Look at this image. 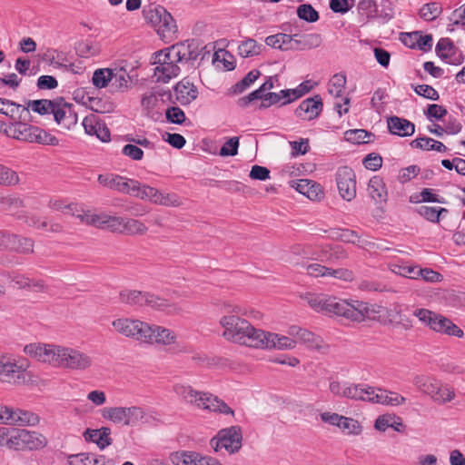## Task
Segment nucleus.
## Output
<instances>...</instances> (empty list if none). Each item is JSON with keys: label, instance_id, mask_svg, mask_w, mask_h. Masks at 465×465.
<instances>
[{"label": "nucleus", "instance_id": "nucleus-28", "mask_svg": "<svg viewBox=\"0 0 465 465\" xmlns=\"http://www.w3.org/2000/svg\"><path fill=\"white\" fill-rule=\"evenodd\" d=\"M113 76L112 77V87L116 92L124 93L130 88L132 78L129 75V73L124 67H115L112 68Z\"/></svg>", "mask_w": 465, "mask_h": 465}, {"label": "nucleus", "instance_id": "nucleus-5", "mask_svg": "<svg viewBox=\"0 0 465 465\" xmlns=\"http://www.w3.org/2000/svg\"><path fill=\"white\" fill-rule=\"evenodd\" d=\"M7 137L25 143L57 145L58 139L44 129L30 124L16 120L9 123L5 128Z\"/></svg>", "mask_w": 465, "mask_h": 465}, {"label": "nucleus", "instance_id": "nucleus-42", "mask_svg": "<svg viewBox=\"0 0 465 465\" xmlns=\"http://www.w3.org/2000/svg\"><path fill=\"white\" fill-rule=\"evenodd\" d=\"M397 4L398 0H380V23H387L400 13Z\"/></svg>", "mask_w": 465, "mask_h": 465}, {"label": "nucleus", "instance_id": "nucleus-21", "mask_svg": "<svg viewBox=\"0 0 465 465\" xmlns=\"http://www.w3.org/2000/svg\"><path fill=\"white\" fill-rule=\"evenodd\" d=\"M175 100L182 105H187L194 101L198 96L197 87L187 78H183L173 87Z\"/></svg>", "mask_w": 465, "mask_h": 465}, {"label": "nucleus", "instance_id": "nucleus-48", "mask_svg": "<svg viewBox=\"0 0 465 465\" xmlns=\"http://www.w3.org/2000/svg\"><path fill=\"white\" fill-rule=\"evenodd\" d=\"M262 45H258L254 39H246L238 46V54L242 57H251L258 55L261 53Z\"/></svg>", "mask_w": 465, "mask_h": 465}, {"label": "nucleus", "instance_id": "nucleus-51", "mask_svg": "<svg viewBox=\"0 0 465 465\" xmlns=\"http://www.w3.org/2000/svg\"><path fill=\"white\" fill-rule=\"evenodd\" d=\"M346 84V76L342 74H334L329 82V93L335 97L341 96Z\"/></svg>", "mask_w": 465, "mask_h": 465}, {"label": "nucleus", "instance_id": "nucleus-13", "mask_svg": "<svg viewBox=\"0 0 465 465\" xmlns=\"http://www.w3.org/2000/svg\"><path fill=\"white\" fill-rule=\"evenodd\" d=\"M80 220L87 224L94 225L98 229L109 230L112 232H120L122 223L121 216H113L107 213L78 215Z\"/></svg>", "mask_w": 465, "mask_h": 465}, {"label": "nucleus", "instance_id": "nucleus-25", "mask_svg": "<svg viewBox=\"0 0 465 465\" xmlns=\"http://www.w3.org/2000/svg\"><path fill=\"white\" fill-rule=\"evenodd\" d=\"M110 434L111 429L108 427H102L98 430L87 429L84 432V438L86 441L96 443L101 450H104L113 442Z\"/></svg>", "mask_w": 465, "mask_h": 465}, {"label": "nucleus", "instance_id": "nucleus-57", "mask_svg": "<svg viewBox=\"0 0 465 465\" xmlns=\"http://www.w3.org/2000/svg\"><path fill=\"white\" fill-rule=\"evenodd\" d=\"M35 242L31 238L18 235L15 252L19 254H32L35 252Z\"/></svg>", "mask_w": 465, "mask_h": 465}, {"label": "nucleus", "instance_id": "nucleus-12", "mask_svg": "<svg viewBox=\"0 0 465 465\" xmlns=\"http://www.w3.org/2000/svg\"><path fill=\"white\" fill-rule=\"evenodd\" d=\"M336 183L342 199L351 201L356 196V177L348 166L340 167L336 173Z\"/></svg>", "mask_w": 465, "mask_h": 465}, {"label": "nucleus", "instance_id": "nucleus-19", "mask_svg": "<svg viewBox=\"0 0 465 465\" xmlns=\"http://www.w3.org/2000/svg\"><path fill=\"white\" fill-rule=\"evenodd\" d=\"M152 341L149 345H156L163 348H175L177 344V334L172 329L162 325L153 324Z\"/></svg>", "mask_w": 465, "mask_h": 465}, {"label": "nucleus", "instance_id": "nucleus-6", "mask_svg": "<svg viewBox=\"0 0 465 465\" xmlns=\"http://www.w3.org/2000/svg\"><path fill=\"white\" fill-rule=\"evenodd\" d=\"M416 389L439 404L450 402L455 398L454 389L434 376L419 374L412 381Z\"/></svg>", "mask_w": 465, "mask_h": 465}, {"label": "nucleus", "instance_id": "nucleus-3", "mask_svg": "<svg viewBox=\"0 0 465 465\" xmlns=\"http://www.w3.org/2000/svg\"><path fill=\"white\" fill-rule=\"evenodd\" d=\"M219 323L223 328V337L229 341L252 348L262 344L260 343V336L263 335V331L254 328L247 320L240 316L223 315Z\"/></svg>", "mask_w": 465, "mask_h": 465}, {"label": "nucleus", "instance_id": "nucleus-7", "mask_svg": "<svg viewBox=\"0 0 465 465\" xmlns=\"http://www.w3.org/2000/svg\"><path fill=\"white\" fill-rule=\"evenodd\" d=\"M413 315L435 332L457 338L464 336L463 331L443 315L427 309H417L413 312Z\"/></svg>", "mask_w": 465, "mask_h": 465}, {"label": "nucleus", "instance_id": "nucleus-44", "mask_svg": "<svg viewBox=\"0 0 465 465\" xmlns=\"http://www.w3.org/2000/svg\"><path fill=\"white\" fill-rule=\"evenodd\" d=\"M416 212L427 221L438 223L440 222V215L442 213H447L448 210L443 207H431L422 205L417 208Z\"/></svg>", "mask_w": 465, "mask_h": 465}, {"label": "nucleus", "instance_id": "nucleus-1", "mask_svg": "<svg viewBox=\"0 0 465 465\" xmlns=\"http://www.w3.org/2000/svg\"><path fill=\"white\" fill-rule=\"evenodd\" d=\"M25 352L37 361L56 368L84 371L93 364V357L72 347L56 344L31 343L25 347Z\"/></svg>", "mask_w": 465, "mask_h": 465}, {"label": "nucleus", "instance_id": "nucleus-29", "mask_svg": "<svg viewBox=\"0 0 465 465\" xmlns=\"http://www.w3.org/2000/svg\"><path fill=\"white\" fill-rule=\"evenodd\" d=\"M134 182L136 184L135 186H134V189L130 190L129 195H133L141 200L150 201L151 203L155 204L160 191L147 184H142L140 182L136 180H134Z\"/></svg>", "mask_w": 465, "mask_h": 465}, {"label": "nucleus", "instance_id": "nucleus-14", "mask_svg": "<svg viewBox=\"0 0 465 465\" xmlns=\"http://www.w3.org/2000/svg\"><path fill=\"white\" fill-rule=\"evenodd\" d=\"M343 397L356 401L378 402V393H376V389L364 383H345Z\"/></svg>", "mask_w": 465, "mask_h": 465}, {"label": "nucleus", "instance_id": "nucleus-37", "mask_svg": "<svg viewBox=\"0 0 465 465\" xmlns=\"http://www.w3.org/2000/svg\"><path fill=\"white\" fill-rule=\"evenodd\" d=\"M25 450H40L47 444L46 438L36 431L23 429Z\"/></svg>", "mask_w": 465, "mask_h": 465}, {"label": "nucleus", "instance_id": "nucleus-39", "mask_svg": "<svg viewBox=\"0 0 465 465\" xmlns=\"http://www.w3.org/2000/svg\"><path fill=\"white\" fill-rule=\"evenodd\" d=\"M344 139L355 144L368 143L374 141L375 134L363 129H351L344 133Z\"/></svg>", "mask_w": 465, "mask_h": 465}, {"label": "nucleus", "instance_id": "nucleus-40", "mask_svg": "<svg viewBox=\"0 0 465 465\" xmlns=\"http://www.w3.org/2000/svg\"><path fill=\"white\" fill-rule=\"evenodd\" d=\"M388 428H391L398 432H403L406 427L402 422V419L393 413L380 415V431H384Z\"/></svg>", "mask_w": 465, "mask_h": 465}, {"label": "nucleus", "instance_id": "nucleus-18", "mask_svg": "<svg viewBox=\"0 0 465 465\" xmlns=\"http://www.w3.org/2000/svg\"><path fill=\"white\" fill-rule=\"evenodd\" d=\"M5 424L19 425V426H34L39 422L38 415L20 409H13L5 406Z\"/></svg>", "mask_w": 465, "mask_h": 465}, {"label": "nucleus", "instance_id": "nucleus-47", "mask_svg": "<svg viewBox=\"0 0 465 465\" xmlns=\"http://www.w3.org/2000/svg\"><path fill=\"white\" fill-rule=\"evenodd\" d=\"M112 77H114L112 68H100L94 72L92 82L96 88L102 89L109 84Z\"/></svg>", "mask_w": 465, "mask_h": 465}, {"label": "nucleus", "instance_id": "nucleus-2", "mask_svg": "<svg viewBox=\"0 0 465 465\" xmlns=\"http://www.w3.org/2000/svg\"><path fill=\"white\" fill-rule=\"evenodd\" d=\"M317 312L326 315L342 316L352 322H362L366 319H374L375 310L367 302L353 301L348 302L336 297L323 295Z\"/></svg>", "mask_w": 465, "mask_h": 465}, {"label": "nucleus", "instance_id": "nucleus-15", "mask_svg": "<svg viewBox=\"0 0 465 465\" xmlns=\"http://www.w3.org/2000/svg\"><path fill=\"white\" fill-rule=\"evenodd\" d=\"M262 345H257V349H277V350H292L294 349L297 341L294 339L280 335L277 333L263 331V335L260 336Z\"/></svg>", "mask_w": 465, "mask_h": 465}, {"label": "nucleus", "instance_id": "nucleus-4", "mask_svg": "<svg viewBox=\"0 0 465 465\" xmlns=\"http://www.w3.org/2000/svg\"><path fill=\"white\" fill-rule=\"evenodd\" d=\"M173 391L183 402L196 409L233 415V411L223 401L210 392L197 391L183 382L173 384Z\"/></svg>", "mask_w": 465, "mask_h": 465}, {"label": "nucleus", "instance_id": "nucleus-26", "mask_svg": "<svg viewBox=\"0 0 465 465\" xmlns=\"http://www.w3.org/2000/svg\"><path fill=\"white\" fill-rule=\"evenodd\" d=\"M293 183L295 185H292V187L310 200H320L323 196V191L322 190L321 185L313 181L301 179Z\"/></svg>", "mask_w": 465, "mask_h": 465}, {"label": "nucleus", "instance_id": "nucleus-32", "mask_svg": "<svg viewBox=\"0 0 465 465\" xmlns=\"http://www.w3.org/2000/svg\"><path fill=\"white\" fill-rule=\"evenodd\" d=\"M295 50H310L316 48L322 44V36L319 34L294 35Z\"/></svg>", "mask_w": 465, "mask_h": 465}, {"label": "nucleus", "instance_id": "nucleus-54", "mask_svg": "<svg viewBox=\"0 0 465 465\" xmlns=\"http://www.w3.org/2000/svg\"><path fill=\"white\" fill-rule=\"evenodd\" d=\"M69 465H96L98 460L94 454L79 453L68 457Z\"/></svg>", "mask_w": 465, "mask_h": 465}, {"label": "nucleus", "instance_id": "nucleus-16", "mask_svg": "<svg viewBox=\"0 0 465 465\" xmlns=\"http://www.w3.org/2000/svg\"><path fill=\"white\" fill-rule=\"evenodd\" d=\"M322 101L319 94L303 100L295 109V115L305 121H312L319 116L322 110Z\"/></svg>", "mask_w": 465, "mask_h": 465}, {"label": "nucleus", "instance_id": "nucleus-52", "mask_svg": "<svg viewBox=\"0 0 465 465\" xmlns=\"http://www.w3.org/2000/svg\"><path fill=\"white\" fill-rule=\"evenodd\" d=\"M103 417L114 423H124L125 425V407H110L103 411Z\"/></svg>", "mask_w": 465, "mask_h": 465}, {"label": "nucleus", "instance_id": "nucleus-61", "mask_svg": "<svg viewBox=\"0 0 465 465\" xmlns=\"http://www.w3.org/2000/svg\"><path fill=\"white\" fill-rule=\"evenodd\" d=\"M239 137H231L220 149L219 154L223 157L234 156L238 153Z\"/></svg>", "mask_w": 465, "mask_h": 465}, {"label": "nucleus", "instance_id": "nucleus-31", "mask_svg": "<svg viewBox=\"0 0 465 465\" xmlns=\"http://www.w3.org/2000/svg\"><path fill=\"white\" fill-rule=\"evenodd\" d=\"M273 88L272 79L270 77L258 89L252 91L248 95L241 97L237 101L240 107H247L252 101L265 98L266 92Z\"/></svg>", "mask_w": 465, "mask_h": 465}, {"label": "nucleus", "instance_id": "nucleus-63", "mask_svg": "<svg viewBox=\"0 0 465 465\" xmlns=\"http://www.w3.org/2000/svg\"><path fill=\"white\" fill-rule=\"evenodd\" d=\"M443 128L446 134L453 135L459 134L461 131L462 125L457 117L449 115L446 119L443 120Z\"/></svg>", "mask_w": 465, "mask_h": 465}, {"label": "nucleus", "instance_id": "nucleus-49", "mask_svg": "<svg viewBox=\"0 0 465 465\" xmlns=\"http://www.w3.org/2000/svg\"><path fill=\"white\" fill-rule=\"evenodd\" d=\"M442 12V7L440 3L437 2H431L425 4L420 9V15L421 18H423L426 21H433Z\"/></svg>", "mask_w": 465, "mask_h": 465}, {"label": "nucleus", "instance_id": "nucleus-58", "mask_svg": "<svg viewBox=\"0 0 465 465\" xmlns=\"http://www.w3.org/2000/svg\"><path fill=\"white\" fill-rule=\"evenodd\" d=\"M8 449L15 450H25L23 429H11Z\"/></svg>", "mask_w": 465, "mask_h": 465}, {"label": "nucleus", "instance_id": "nucleus-53", "mask_svg": "<svg viewBox=\"0 0 465 465\" xmlns=\"http://www.w3.org/2000/svg\"><path fill=\"white\" fill-rule=\"evenodd\" d=\"M19 183V177L16 172L0 164V185L14 186Z\"/></svg>", "mask_w": 465, "mask_h": 465}, {"label": "nucleus", "instance_id": "nucleus-38", "mask_svg": "<svg viewBox=\"0 0 465 465\" xmlns=\"http://www.w3.org/2000/svg\"><path fill=\"white\" fill-rule=\"evenodd\" d=\"M147 294L148 292L136 290H124L120 292L119 298L122 303L143 306L146 304Z\"/></svg>", "mask_w": 465, "mask_h": 465}, {"label": "nucleus", "instance_id": "nucleus-46", "mask_svg": "<svg viewBox=\"0 0 465 465\" xmlns=\"http://www.w3.org/2000/svg\"><path fill=\"white\" fill-rule=\"evenodd\" d=\"M338 428L347 435L358 436L362 431L361 423L351 417L343 416Z\"/></svg>", "mask_w": 465, "mask_h": 465}, {"label": "nucleus", "instance_id": "nucleus-43", "mask_svg": "<svg viewBox=\"0 0 465 465\" xmlns=\"http://www.w3.org/2000/svg\"><path fill=\"white\" fill-rule=\"evenodd\" d=\"M153 324L138 319V326L135 327V333H134L133 340L149 344L152 341Z\"/></svg>", "mask_w": 465, "mask_h": 465}, {"label": "nucleus", "instance_id": "nucleus-56", "mask_svg": "<svg viewBox=\"0 0 465 465\" xmlns=\"http://www.w3.org/2000/svg\"><path fill=\"white\" fill-rule=\"evenodd\" d=\"M454 50V45L450 38H440L436 45L435 51L437 55L442 60L447 61L449 54Z\"/></svg>", "mask_w": 465, "mask_h": 465}, {"label": "nucleus", "instance_id": "nucleus-62", "mask_svg": "<svg viewBox=\"0 0 465 465\" xmlns=\"http://www.w3.org/2000/svg\"><path fill=\"white\" fill-rule=\"evenodd\" d=\"M165 117L168 122L175 124H182L186 119L184 112L176 106L169 107L165 112Z\"/></svg>", "mask_w": 465, "mask_h": 465}, {"label": "nucleus", "instance_id": "nucleus-10", "mask_svg": "<svg viewBox=\"0 0 465 465\" xmlns=\"http://www.w3.org/2000/svg\"><path fill=\"white\" fill-rule=\"evenodd\" d=\"M27 365H18L10 357L0 356V381L14 385L25 384L27 381Z\"/></svg>", "mask_w": 465, "mask_h": 465}, {"label": "nucleus", "instance_id": "nucleus-64", "mask_svg": "<svg viewBox=\"0 0 465 465\" xmlns=\"http://www.w3.org/2000/svg\"><path fill=\"white\" fill-rule=\"evenodd\" d=\"M122 153L134 161H140L143 157V151L133 143L125 144L122 149Z\"/></svg>", "mask_w": 465, "mask_h": 465}, {"label": "nucleus", "instance_id": "nucleus-27", "mask_svg": "<svg viewBox=\"0 0 465 465\" xmlns=\"http://www.w3.org/2000/svg\"><path fill=\"white\" fill-rule=\"evenodd\" d=\"M115 332L125 338L133 339L135 333V327L138 326V319L122 317L112 322Z\"/></svg>", "mask_w": 465, "mask_h": 465}, {"label": "nucleus", "instance_id": "nucleus-8", "mask_svg": "<svg viewBox=\"0 0 465 465\" xmlns=\"http://www.w3.org/2000/svg\"><path fill=\"white\" fill-rule=\"evenodd\" d=\"M143 15L161 37H168L176 32L175 20L163 6L151 4L143 8Z\"/></svg>", "mask_w": 465, "mask_h": 465}, {"label": "nucleus", "instance_id": "nucleus-33", "mask_svg": "<svg viewBox=\"0 0 465 465\" xmlns=\"http://www.w3.org/2000/svg\"><path fill=\"white\" fill-rule=\"evenodd\" d=\"M180 73V67L173 63L157 64L154 68L153 76L156 82L168 83L172 78L176 77Z\"/></svg>", "mask_w": 465, "mask_h": 465}, {"label": "nucleus", "instance_id": "nucleus-20", "mask_svg": "<svg viewBox=\"0 0 465 465\" xmlns=\"http://www.w3.org/2000/svg\"><path fill=\"white\" fill-rule=\"evenodd\" d=\"M287 332L290 336L296 337L300 342L306 345L309 349L320 351L323 347L322 339L307 329L292 325Z\"/></svg>", "mask_w": 465, "mask_h": 465}, {"label": "nucleus", "instance_id": "nucleus-41", "mask_svg": "<svg viewBox=\"0 0 465 465\" xmlns=\"http://www.w3.org/2000/svg\"><path fill=\"white\" fill-rule=\"evenodd\" d=\"M3 102V110L0 111V114L9 117L14 122L23 119V114L25 113V105L19 104L5 98H4Z\"/></svg>", "mask_w": 465, "mask_h": 465}, {"label": "nucleus", "instance_id": "nucleus-45", "mask_svg": "<svg viewBox=\"0 0 465 465\" xmlns=\"http://www.w3.org/2000/svg\"><path fill=\"white\" fill-rule=\"evenodd\" d=\"M406 398L398 392L380 388V404L386 406H399L405 403Z\"/></svg>", "mask_w": 465, "mask_h": 465}, {"label": "nucleus", "instance_id": "nucleus-22", "mask_svg": "<svg viewBox=\"0 0 465 465\" xmlns=\"http://www.w3.org/2000/svg\"><path fill=\"white\" fill-rule=\"evenodd\" d=\"M172 57L177 58L179 63L195 61L199 56V50L196 44L192 41H185L171 46Z\"/></svg>", "mask_w": 465, "mask_h": 465}, {"label": "nucleus", "instance_id": "nucleus-55", "mask_svg": "<svg viewBox=\"0 0 465 465\" xmlns=\"http://www.w3.org/2000/svg\"><path fill=\"white\" fill-rule=\"evenodd\" d=\"M297 15L300 19L309 23H314L319 19V13L309 4L299 5L297 8Z\"/></svg>", "mask_w": 465, "mask_h": 465}, {"label": "nucleus", "instance_id": "nucleus-50", "mask_svg": "<svg viewBox=\"0 0 465 465\" xmlns=\"http://www.w3.org/2000/svg\"><path fill=\"white\" fill-rule=\"evenodd\" d=\"M261 75L259 70L250 71L241 81L232 87V92L238 94L245 91Z\"/></svg>", "mask_w": 465, "mask_h": 465}, {"label": "nucleus", "instance_id": "nucleus-24", "mask_svg": "<svg viewBox=\"0 0 465 465\" xmlns=\"http://www.w3.org/2000/svg\"><path fill=\"white\" fill-rule=\"evenodd\" d=\"M173 461L176 465H221L215 458L202 456L193 451L177 453Z\"/></svg>", "mask_w": 465, "mask_h": 465}, {"label": "nucleus", "instance_id": "nucleus-59", "mask_svg": "<svg viewBox=\"0 0 465 465\" xmlns=\"http://www.w3.org/2000/svg\"><path fill=\"white\" fill-rule=\"evenodd\" d=\"M420 198L413 200V197H411V202L412 203H445L446 200L443 197H440L436 195L432 189L425 188L420 193Z\"/></svg>", "mask_w": 465, "mask_h": 465}, {"label": "nucleus", "instance_id": "nucleus-35", "mask_svg": "<svg viewBox=\"0 0 465 465\" xmlns=\"http://www.w3.org/2000/svg\"><path fill=\"white\" fill-rule=\"evenodd\" d=\"M145 305H148L153 309L165 312L169 314L178 313L181 311L175 304H173L167 300L160 298L159 296L150 292L147 294Z\"/></svg>", "mask_w": 465, "mask_h": 465}, {"label": "nucleus", "instance_id": "nucleus-36", "mask_svg": "<svg viewBox=\"0 0 465 465\" xmlns=\"http://www.w3.org/2000/svg\"><path fill=\"white\" fill-rule=\"evenodd\" d=\"M322 258L330 263H337L346 260L348 253L341 245H327L322 250Z\"/></svg>", "mask_w": 465, "mask_h": 465}, {"label": "nucleus", "instance_id": "nucleus-23", "mask_svg": "<svg viewBox=\"0 0 465 465\" xmlns=\"http://www.w3.org/2000/svg\"><path fill=\"white\" fill-rule=\"evenodd\" d=\"M387 127L391 134L400 137H409L415 133V124L413 123L396 115L388 117Z\"/></svg>", "mask_w": 465, "mask_h": 465}, {"label": "nucleus", "instance_id": "nucleus-9", "mask_svg": "<svg viewBox=\"0 0 465 465\" xmlns=\"http://www.w3.org/2000/svg\"><path fill=\"white\" fill-rule=\"evenodd\" d=\"M242 442V433L240 426H231L219 430L210 444L215 452L225 450L229 454H234L240 450Z\"/></svg>", "mask_w": 465, "mask_h": 465}, {"label": "nucleus", "instance_id": "nucleus-34", "mask_svg": "<svg viewBox=\"0 0 465 465\" xmlns=\"http://www.w3.org/2000/svg\"><path fill=\"white\" fill-rule=\"evenodd\" d=\"M56 104V98L53 100L39 99V100H28L25 103V112L31 109L34 113L40 115L50 114L54 111V104Z\"/></svg>", "mask_w": 465, "mask_h": 465}, {"label": "nucleus", "instance_id": "nucleus-17", "mask_svg": "<svg viewBox=\"0 0 465 465\" xmlns=\"http://www.w3.org/2000/svg\"><path fill=\"white\" fill-rule=\"evenodd\" d=\"M97 181L104 187L125 194H129L130 190L134 189V186L136 184L134 179H128L113 173L99 174Z\"/></svg>", "mask_w": 465, "mask_h": 465}, {"label": "nucleus", "instance_id": "nucleus-60", "mask_svg": "<svg viewBox=\"0 0 465 465\" xmlns=\"http://www.w3.org/2000/svg\"><path fill=\"white\" fill-rule=\"evenodd\" d=\"M155 204L169 207H177L182 204V201L176 193H163V192L160 191Z\"/></svg>", "mask_w": 465, "mask_h": 465}, {"label": "nucleus", "instance_id": "nucleus-11", "mask_svg": "<svg viewBox=\"0 0 465 465\" xmlns=\"http://www.w3.org/2000/svg\"><path fill=\"white\" fill-rule=\"evenodd\" d=\"M52 114L55 123L64 130H71L77 124V113L73 104L67 103L64 97H56V104Z\"/></svg>", "mask_w": 465, "mask_h": 465}, {"label": "nucleus", "instance_id": "nucleus-30", "mask_svg": "<svg viewBox=\"0 0 465 465\" xmlns=\"http://www.w3.org/2000/svg\"><path fill=\"white\" fill-rule=\"evenodd\" d=\"M148 231L147 226L141 221L122 217L119 233L127 235H144Z\"/></svg>", "mask_w": 465, "mask_h": 465}]
</instances>
